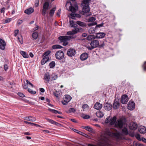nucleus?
<instances>
[{
  "instance_id": "0e129e2a",
  "label": "nucleus",
  "mask_w": 146,
  "mask_h": 146,
  "mask_svg": "<svg viewBox=\"0 0 146 146\" xmlns=\"http://www.w3.org/2000/svg\"><path fill=\"white\" fill-rule=\"evenodd\" d=\"M23 88L25 89H27L28 88V86L27 85V84H26L25 83L23 85Z\"/></svg>"
},
{
  "instance_id": "ddd939ff",
  "label": "nucleus",
  "mask_w": 146,
  "mask_h": 146,
  "mask_svg": "<svg viewBox=\"0 0 146 146\" xmlns=\"http://www.w3.org/2000/svg\"><path fill=\"white\" fill-rule=\"evenodd\" d=\"M23 119L25 120L31 121H35L36 120V119L35 117L32 116L25 117Z\"/></svg>"
},
{
  "instance_id": "473e14b6",
  "label": "nucleus",
  "mask_w": 146,
  "mask_h": 146,
  "mask_svg": "<svg viewBox=\"0 0 146 146\" xmlns=\"http://www.w3.org/2000/svg\"><path fill=\"white\" fill-rule=\"evenodd\" d=\"M56 9V7H54L50 11L49 14L50 15V16L51 17L53 16L54 12L55 11V10Z\"/></svg>"
},
{
  "instance_id": "58836bf2",
  "label": "nucleus",
  "mask_w": 146,
  "mask_h": 146,
  "mask_svg": "<svg viewBox=\"0 0 146 146\" xmlns=\"http://www.w3.org/2000/svg\"><path fill=\"white\" fill-rule=\"evenodd\" d=\"M50 51L48 50L43 53V56L44 57L48 56L50 53Z\"/></svg>"
},
{
  "instance_id": "1a4fd4ad",
  "label": "nucleus",
  "mask_w": 146,
  "mask_h": 146,
  "mask_svg": "<svg viewBox=\"0 0 146 146\" xmlns=\"http://www.w3.org/2000/svg\"><path fill=\"white\" fill-rule=\"evenodd\" d=\"M70 4V6L69 7L70 11L72 13H75L78 9L77 5L75 4L74 5H72L71 3Z\"/></svg>"
},
{
  "instance_id": "7c9ffc66",
  "label": "nucleus",
  "mask_w": 146,
  "mask_h": 146,
  "mask_svg": "<svg viewBox=\"0 0 146 146\" xmlns=\"http://www.w3.org/2000/svg\"><path fill=\"white\" fill-rule=\"evenodd\" d=\"M38 36V33L36 32H34L32 35V37L34 40H36Z\"/></svg>"
},
{
  "instance_id": "412c9836",
  "label": "nucleus",
  "mask_w": 146,
  "mask_h": 146,
  "mask_svg": "<svg viewBox=\"0 0 146 146\" xmlns=\"http://www.w3.org/2000/svg\"><path fill=\"white\" fill-rule=\"evenodd\" d=\"M49 57L48 56H44L43 58L41 60V64L42 65L44 64L49 60Z\"/></svg>"
},
{
  "instance_id": "c756f323",
  "label": "nucleus",
  "mask_w": 146,
  "mask_h": 146,
  "mask_svg": "<svg viewBox=\"0 0 146 146\" xmlns=\"http://www.w3.org/2000/svg\"><path fill=\"white\" fill-rule=\"evenodd\" d=\"M82 128L83 129L87 130L90 132H92L93 131V129L92 128L88 126H82Z\"/></svg>"
},
{
  "instance_id": "9b49d317",
  "label": "nucleus",
  "mask_w": 146,
  "mask_h": 146,
  "mask_svg": "<svg viewBox=\"0 0 146 146\" xmlns=\"http://www.w3.org/2000/svg\"><path fill=\"white\" fill-rule=\"evenodd\" d=\"M6 44L5 41L2 39H0V48L2 50H4L5 49V46Z\"/></svg>"
},
{
  "instance_id": "c9c22d12",
  "label": "nucleus",
  "mask_w": 146,
  "mask_h": 146,
  "mask_svg": "<svg viewBox=\"0 0 146 146\" xmlns=\"http://www.w3.org/2000/svg\"><path fill=\"white\" fill-rule=\"evenodd\" d=\"M62 48V47L60 45L56 44L53 45L52 48L54 49L60 48V49Z\"/></svg>"
},
{
  "instance_id": "13d9d810",
  "label": "nucleus",
  "mask_w": 146,
  "mask_h": 146,
  "mask_svg": "<svg viewBox=\"0 0 146 146\" xmlns=\"http://www.w3.org/2000/svg\"><path fill=\"white\" fill-rule=\"evenodd\" d=\"M61 9H59L56 13V15L58 16H60L61 13Z\"/></svg>"
},
{
  "instance_id": "5fc2aeb1",
  "label": "nucleus",
  "mask_w": 146,
  "mask_h": 146,
  "mask_svg": "<svg viewBox=\"0 0 146 146\" xmlns=\"http://www.w3.org/2000/svg\"><path fill=\"white\" fill-rule=\"evenodd\" d=\"M96 24H97L96 23V22H93V23H92L88 24V25L89 26H92L96 25Z\"/></svg>"
},
{
  "instance_id": "cd10ccee",
  "label": "nucleus",
  "mask_w": 146,
  "mask_h": 146,
  "mask_svg": "<svg viewBox=\"0 0 146 146\" xmlns=\"http://www.w3.org/2000/svg\"><path fill=\"white\" fill-rule=\"evenodd\" d=\"M96 114L97 117L100 118L102 117L104 115V113L101 111L96 113Z\"/></svg>"
},
{
  "instance_id": "b1692460",
  "label": "nucleus",
  "mask_w": 146,
  "mask_h": 146,
  "mask_svg": "<svg viewBox=\"0 0 146 146\" xmlns=\"http://www.w3.org/2000/svg\"><path fill=\"white\" fill-rule=\"evenodd\" d=\"M119 107V104L117 101H114L113 104V107L114 109H117Z\"/></svg>"
},
{
  "instance_id": "4d7b16f0",
  "label": "nucleus",
  "mask_w": 146,
  "mask_h": 146,
  "mask_svg": "<svg viewBox=\"0 0 146 146\" xmlns=\"http://www.w3.org/2000/svg\"><path fill=\"white\" fill-rule=\"evenodd\" d=\"M18 94L19 96L23 98L25 97L24 94L21 92H19Z\"/></svg>"
},
{
  "instance_id": "423d86ee",
  "label": "nucleus",
  "mask_w": 146,
  "mask_h": 146,
  "mask_svg": "<svg viewBox=\"0 0 146 146\" xmlns=\"http://www.w3.org/2000/svg\"><path fill=\"white\" fill-rule=\"evenodd\" d=\"M72 99L70 96L68 95H66L64 96V100L62 102L63 104L66 105Z\"/></svg>"
},
{
  "instance_id": "c85d7f7f",
  "label": "nucleus",
  "mask_w": 146,
  "mask_h": 146,
  "mask_svg": "<svg viewBox=\"0 0 146 146\" xmlns=\"http://www.w3.org/2000/svg\"><path fill=\"white\" fill-rule=\"evenodd\" d=\"M70 23L72 27L75 28L78 27V25L77 24L74 23V21L73 20H70Z\"/></svg>"
},
{
  "instance_id": "aec40b11",
  "label": "nucleus",
  "mask_w": 146,
  "mask_h": 146,
  "mask_svg": "<svg viewBox=\"0 0 146 146\" xmlns=\"http://www.w3.org/2000/svg\"><path fill=\"white\" fill-rule=\"evenodd\" d=\"M77 25H78L80 26L83 27H86L87 26L86 24L80 21H78L76 22Z\"/></svg>"
},
{
  "instance_id": "f8f14e48",
  "label": "nucleus",
  "mask_w": 146,
  "mask_h": 146,
  "mask_svg": "<svg viewBox=\"0 0 146 146\" xmlns=\"http://www.w3.org/2000/svg\"><path fill=\"white\" fill-rule=\"evenodd\" d=\"M50 79V76L48 72L46 73L44 75V80L45 83H48L49 82Z\"/></svg>"
},
{
  "instance_id": "603ef678",
  "label": "nucleus",
  "mask_w": 146,
  "mask_h": 146,
  "mask_svg": "<svg viewBox=\"0 0 146 146\" xmlns=\"http://www.w3.org/2000/svg\"><path fill=\"white\" fill-rule=\"evenodd\" d=\"M72 33L73 35L76 34L78 33L77 30V28L76 29H74L72 31Z\"/></svg>"
},
{
  "instance_id": "69168bd1",
  "label": "nucleus",
  "mask_w": 146,
  "mask_h": 146,
  "mask_svg": "<svg viewBox=\"0 0 146 146\" xmlns=\"http://www.w3.org/2000/svg\"><path fill=\"white\" fill-rule=\"evenodd\" d=\"M90 116L88 115H85L84 117V119H88L90 118Z\"/></svg>"
},
{
  "instance_id": "72a5a7b5",
  "label": "nucleus",
  "mask_w": 146,
  "mask_h": 146,
  "mask_svg": "<svg viewBox=\"0 0 146 146\" xmlns=\"http://www.w3.org/2000/svg\"><path fill=\"white\" fill-rule=\"evenodd\" d=\"M122 133L124 135H126L128 134L127 129L125 127H124L122 129Z\"/></svg>"
},
{
  "instance_id": "864d4df0",
  "label": "nucleus",
  "mask_w": 146,
  "mask_h": 146,
  "mask_svg": "<svg viewBox=\"0 0 146 146\" xmlns=\"http://www.w3.org/2000/svg\"><path fill=\"white\" fill-rule=\"evenodd\" d=\"M70 15L72 17L71 18L73 19H75V17H76V14L71 13L70 14Z\"/></svg>"
},
{
  "instance_id": "9d476101",
  "label": "nucleus",
  "mask_w": 146,
  "mask_h": 146,
  "mask_svg": "<svg viewBox=\"0 0 146 146\" xmlns=\"http://www.w3.org/2000/svg\"><path fill=\"white\" fill-rule=\"evenodd\" d=\"M127 105V108L130 110H133L135 108V104L133 101H129Z\"/></svg>"
},
{
  "instance_id": "6e6d98bb",
  "label": "nucleus",
  "mask_w": 146,
  "mask_h": 146,
  "mask_svg": "<svg viewBox=\"0 0 146 146\" xmlns=\"http://www.w3.org/2000/svg\"><path fill=\"white\" fill-rule=\"evenodd\" d=\"M26 82L27 83V84H29V85L31 86L32 87H34L33 85L30 82H29L28 80H26Z\"/></svg>"
},
{
  "instance_id": "7ed1b4c3",
  "label": "nucleus",
  "mask_w": 146,
  "mask_h": 146,
  "mask_svg": "<svg viewBox=\"0 0 146 146\" xmlns=\"http://www.w3.org/2000/svg\"><path fill=\"white\" fill-rule=\"evenodd\" d=\"M91 46H88L87 48L89 50H92V49L98 47L99 44V42L97 40H93L91 41L90 44Z\"/></svg>"
},
{
  "instance_id": "a211bd4d",
  "label": "nucleus",
  "mask_w": 146,
  "mask_h": 146,
  "mask_svg": "<svg viewBox=\"0 0 146 146\" xmlns=\"http://www.w3.org/2000/svg\"><path fill=\"white\" fill-rule=\"evenodd\" d=\"M102 105L100 104V103H96L94 106V108L97 110H100L102 108Z\"/></svg>"
},
{
  "instance_id": "e2e57ef3",
  "label": "nucleus",
  "mask_w": 146,
  "mask_h": 146,
  "mask_svg": "<svg viewBox=\"0 0 146 146\" xmlns=\"http://www.w3.org/2000/svg\"><path fill=\"white\" fill-rule=\"evenodd\" d=\"M19 30H16L15 31L14 36H16L19 33Z\"/></svg>"
},
{
  "instance_id": "5701e85b",
  "label": "nucleus",
  "mask_w": 146,
  "mask_h": 146,
  "mask_svg": "<svg viewBox=\"0 0 146 146\" xmlns=\"http://www.w3.org/2000/svg\"><path fill=\"white\" fill-rule=\"evenodd\" d=\"M139 132L141 134H144L146 132V128L144 126L141 127L139 129Z\"/></svg>"
},
{
  "instance_id": "0eeeda50",
  "label": "nucleus",
  "mask_w": 146,
  "mask_h": 146,
  "mask_svg": "<svg viewBox=\"0 0 146 146\" xmlns=\"http://www.w3.org/2000/svg\"><path fill=\"white\" fill-rule=\"evenodd\" d=\"M76 53V51L75 49L70 48L68 49L67 51V54L70 57H72L75 55Z\"/></svg>"
},
{
  "instance_id": "f3484780",
  "label": "nucleus",
  "mask_w": 146,
  "mask_h": 146,
  "mask_svg": "<svg viewBox=\"0 0 146 146\" xmlns=\"http://www.w3.org/2000/svg\"><path fill=\"white\" fill-rule=\"evenodd\" d=\"M106 34L104 33H99L96 34V37L101 38H103L105 36Z\"/></svg>"
},
{
  "instance_id": "4468645a",
  "label": "nucleus",
  "mask_w": 146,
  "mask_h": 146,
  "mask_svg": "<svg viewBox=\"0 0 146 146\" xmlns=\"http://www.w3.org/2000/svg\"><path fill=\"white\" fill-rule=\"evenodd\" d=\"M137 127V125L135 123H130L129 125V128L130 129L132 130H136Z\"/></svg>"
},
{
  "instance_id": "bb28decb",
  "label": "nucleus",
  "mask_w": 146,
  "mask_h": 146,
  "mask_svg": "<svg viewBox=\"0 0 146 146\" xmlns=\"http://www.w3.org/2000/svg\"><path fill=\"white\" fill-rule=\"evenodd\" d=\"M45 119H46L48 122L52 124H55L56 125H57L58 124V123L55 121L51 119L46 118Z\"/></svg>"
},
{
  "instance_id": "ea45409f",
  "label": "nucleus",
  "mask_w": 146,
  "mask_h": 146,
  "mask_svg": "<svg viewBox=\"0 0 146 146\" xmlns=\"http://www.w3.org/2000/svg\"><path fill=\"white\" fill-rule=\"evenodd\" d=\"M96 20V19L94 17H91L88 19V22H94Z\"/></svg>"
},
{
  "instance_id": "37998d69",
  "label": "nucleus",
  "mask_w": 146,
  "mask_h": 146,
  "mask_svg": "<svg viewBox=\"0 0 146 146\" xmlns=\"http://www.w3.org/2000/svg\"><path fill=\"white\" fill-rule=\"evenodd\" d=\"M48 10L42 9V14L43 16H45Z\"/></svg>"
},
{
  "instance_id": "dca6fc26",
  "label": "nucleus",
  "mask_w": 146,
  "mask_h": 146,
  "mask_svg": "<svg viewBox=\"0 0 146 146\" xmlns=\"http://www.w3.org/2000/svg\"><path fill=\"white\" fill-rule=\"evenodd\" d=\"M88 57V54L86 53L82 54L80 56V59L82 61L86 60Z\"/></svg>"
},
{
  "instance_id": "20e7f679",
  "label": "nucleus",
  "mask_w": 146,
  "mask_h": 146,
  "mask_svg": "<svg viewBox=\"0 0 146 146\" xmlns=\"http://www.w3.org/2000/svg\"><path fill=\"white\" fill-rule=\"evenodd\" d=\"M125 120L122 119H118L116 121L115 126V127L122 128L125 124Z\"/></svg>"
},
{
  "instance_id": "774afa93",
  "label": "nucleus",
  "mask_w": 146,
  "mask_h": 146,
  "mask_svg": "<svg viewBox=\"0 0 146 146\" xmlns=\"http://www.w3.org/2000/svg\"><path fill=\"white\" fill-rule=\"evenodd\" d=\"M146 64V61L145 62L143 65V67L145 70H146V66H145V64Z\"/></svg>"
},
{
  "instance_id": "8fccbe9b",
  "label": "nucleus",
  "mask_w": 146,
  "mask_h": 146,
  "mask_svg": "<svg viewBox=\"0 0 146 146\" xmlns=\"http://www.w3.org/2000/svg\"><path fill=\"white\" fill-rule=\"evenodd\" d=\"M104 24L103 23H102L97 25L96 27V28L98 29V28H100L101 27H102L103 26Z\"/></svg>"
},
{
  "instance_id": "680f3d73",
  "label": "nucleus",
  "mask_w": 146,
  "mask_h": 146,
  "mask_svg": "<svg viewBox=\"0 0 146 146\" xmlns=\"http://www.w3.org/2000/svg\"><path fill=\"white\" fill-rule=\"evenodd\" d=\"M58 78L57 75H54V76L52 78V80H55Z\"/></svg>"
},
{
  "instance_id": "2f4dec72",
  "label": "nucleus",
  "mask_w": 146,
  "mask_h": 146,
  "mask_svg": "<svg viewBox=\"0 0 146 146\" xmlns=\"http://www.w3.org/2000/svg\"><path fill=\"white\" fill-rule=\"evenodd\" d=\"M21 54L23 56V57L25 58H28L29 57V56L28 54H27L25 52L21 51L20 52Z\"/></svg>"
},
{
  "instance_id": "a18cd8bd",
  "label": "nucleus",
  "mask_w": 146,
  "mask_h": 146,
  "mask_svg": "<svg viewBox=\"0 0 146 146\" xmlns=\"http://www.w3.org/2000/svg\"><path fill=\"white\" fill-rule=\"evenodd\" d=\"M78 33H82L84 31V30L81 27L77 28Z\"/></svg>"
},
{
  "instance_id": "4be33fe9",
  "label": "nucleus",
  "mask_w": 146,
  "mask_h": 146,
  "mask_svg": "<svg viewBox=\"0 0 146 146\" xmlns=\"http://www.w3.org/2000/svg\"><path fill=\"white\" fill-rule=\"evenodd\" d=\"M116 116H114L110 120V124L111 125H113L115 124L116 121Z\"/></svg>"
},
{
  "instance_id": "3c124183",
  "label": "nucleus",
  "mask_w": 146,
  "mask_h": 146,
  "mask_svg": "<svg viewBox=\"0 0 146 146\" xmlns=\"http://www.w3.org/2000/svg\"><path fill=\"white\" fill-rule=\"evenodd\" d=\"M39 0H36L35 2V7H37L39 5Z\"/></svg>"
},
{
  "instance_id": "a19ab883",
  "label": "nucleus",
  "mask_w": 146,
  "mask_h": 146,
  "mask_svg": "<svg viewBox=\"0 0 146 146\" xmlns=\"http://www.w3.org/2000/svg\"><path fill=\"white\" fill-rule=\"evenodd\" d=\"M48 110L51 111L52 113H55V114H56L57 113H58V111H57L56 110H55L52 109H51L50 108H48Z\"/></svg>"
},
{
  "instance_id": "79ce46f5",
  "label": "nucleus",
  "mask_w": 146,
  "mask_h": 146,
  "mask_svg": "<svg viewBox=\"0 0 146 146\" xmlns=\"http://www.w3.org/2000/svg\"><path fill=\"white\" fill-rule=\"evenodd\" d=\"M111 119V117L110 116L108 117H107L105 121V122L106 123H108L110 121Z\"/></svg>"
},
{
  "instance_id": "a878e982",
  "label": "nucleus",
  "mask_w": 146,
  "mask_h": 146,
  "mask_svg": "<svg viewBox=\"0 0 146 146\" xmlns=\"http://www.w3.org/2000/svg\"><path fill=\"white\" fill-rule=\"evenodd\" d=\"M49 6V2L48 1H46L44 3L43 6V9H48Z\"/></svg>"
},
{
  "instance_id": "6ab92c4d",
  "label": "nucleus",
  "mask_w": 146,
  "mask_h": 146,
  "mask_svg": "<svg viewBox=\"0 0 146 146\" xmlns=\"http://www.w3.org/2000/svg\"><path fill=\"white\" fill-rule=\"evenodd\" d=\"M34 11V9L32 8H30L28 9L25 10L24 11V13L28 15H29L31 14Z\"/></svg>"
},
{
  "instance_id": "338daca9",
  "label": "nucleus",
  "mask_w": 146,
  "mask_h": 146,
  "mask_svg": "<svg viewBox=\"0 0 146 146\" xmlns=\"http://www.w3.org/2000/svg\"><path fill=\"white\" fill-rule=\"evenodd\" d=\"M23 22V21L22 20H19L17 21V23L18 25H20L21 24H22Z\"/></svg>"
},
{
  "instance_id": "f704fd0d",
  "label": "nucleus",
  "mask_w": 146,
  "mask_h": 146,
  "mask_svg": "<svg viewBox=\"0 0 146 146\" xmlns=\"http://www.w3.org/2000/svg\"><path fill=\"white\" fill-rule=\"evenodd\" d=\"M82 108L84 110H89V107L87 104H84L82 106Z\"/></svg>"
},
{
  "instance_id": "f03ea898",
  "label": "nucleus",
  "mask_w": 146,
  "mask_h": 146,
  "mask_svg": "<svg viewBox=\"0 0 146 146\" xmlns=\"http://www.w3.org/2000/svg\"><path fill=\"white\" fill-rule=\"evenodd\" d=\"M71 36H59L58 39L60 40V42H63L62 45L63 46H66L68 44V41L71 38H73Z\"/></svg>"
},
{
  "instance_id": "f257e3e1",
  "label": "nucleus",
  "mask_w": 146,
  "mask_h": 146,
  "mask_svg": "<svg viewBox=\"0 0 146 146\" xmlns=\"http://www.w3.org/2000/svg\"><path fill=\"white\" fill-rule=\"evenodd\" d=\"M90 0H83L81 4L82 7V12L85 13H88L87 16H89L91 15V13H89L90 9L89 7Z\"/></svg>"
},
{
  "instance_id": "052dcab7",
  "label": "nucleus",
  "mask_w": 146,
  "mask_h": 146,
  "mask_svg": "<svg viewBox=\"0 0 146 146\" xmlns=\"http://www.w3.org/2000/svg\"><path fill=\"white\" fill-rule=\"evenodd\" d=\"M89 32L90 33V34H93L94 33L95 31L94 30V29H90L89 30Z\"/></svg>"
},
{
  "instance_id": "393cba45",
  "label": "nucleus",
  "mask_w": 146,
  "mask_h": 146,
  "mask_svg": "<svg viewBox=\"0 0 146 146\" xmlns=\"http://www.w3.org/2000/svg\"><path fill=\"white\" fill-rule=\"evenodd\" d=\"M95 38V36L93 35H89L87 37V39L88 40H93Z\"/></svg>"
},
{
  "instance_id": "4c0bfd02",
  "label": "nucleus",
  "mask_w": 146,
  "mask_h": 146,
  "mask_svg": "<svg viewBox=\"0 0 146 146\" xmlns=\"http://www.w3.org/2000/svg\"><path fill=\"white\" fill-rule=\"evenodd\" d=\"M54 95L57 98L59 97L60 94V92L59 91H56L55 92H54Z\"/></svg>"
},
{
  "instance_id": "09e8293b",
  "label": "nucleus",
  "mask_w": 146,
  "mask_h": 146,
  "mask_svg": "<svg viewBox=\"0 0 146 146\" xmlns=\"http://www.w3.org/2000/svg\"><path fill=\"white\" fill-rule=\"evenodd\" d=\"M135 137L136 138L138 139V140L139 141H141V139L140 138V135L139 134H136L135 135Z\"/></svg>"
},
{
  "instance_id": "e433bc0d",
  "label": "nucleus",
  "mask_w": 146,
  "mask_h": 146,
  "mask_svg": "<svg viewBox=\"0 0 146 146\" xmlns=\"http://www.w3.org/2000/svg\"><path fill=\"white\" fill-rule=\"evenodd\" d=\"M50 68H53L55 65V62L53 61L51 62L49 64Z\"/></svg>"
},
{
  "instance_id": "2eb2a0df",
  "label": "nucleus",
  "mask_w": 146,
  "mask_h": 146,
  "mask_svg": "<svg viewBox=\"0 0 146 146\" xmlns=\"http://www.w3.org/2000/svg\"><path fill=\"white\" fill-rule=\"evenodd\" d=\"M112 107L111 104L109 103H107L104 104V108L106 110H110L111 109Z\"/></svg>"
},
{
  "instance_id": "de8ad7c7",
  "label": "nucleus",
  "mask_w": 146,
  "mask_h": 146,
  "mask_svg": "<svg viewBox=\"0 0 146 146\" xmlns=\"http://www.w3.org/2000/svg\"><path fill=\"white\" fill-rule=\"evenodd\" d=\"M79 134L81 135H83L84 136H85L86 137H89V136H88L87 135L82 132L81 131H80L79 132Z\"/></svg>"
},
{
  "instance_id": "c03bdc74",
  "label": "nucleus",
  "mask_w": 146,
  "mask_h": 146,
  "mask_svg": "<svg viewBox=\"0 0 146 146\" xmlns=\"http://www.w3.org/2000/svg\"><path fill=\"white\" fill-rule=\"evenodd\" d=\"M28 92L32 94H35L36 93V92L35 91H33L31 89L29 88L28 89Z\"/></svg>"
},
{
  "instance_id": "bf43d9fd",
  "label": "nucleus",
  "mask_w": 146,
  "mask_h": 146,
  "mask_svg": "<svg viewBox=\"0 0 146 146\" xmlns=\"http://www.w3.org/2000/svg\"><path fill=\"white\" fill-rule=\"evenodd\" d=\"M11 21V19L8 18L6 19L4 23H6L10 22Z\"/></svg>"
},
{
  "instance_id": "6e6552de",
  "label": "nucleus",
  "mask_w": 146,
  "mask_h": 146,
  "mask_svg": "<svg viewBox=\"0 0 146 146\" xmlns=\"http://www.w3.org/2000/svg\"><path fill=\"white\" fill-rule=\"evenodd\" d=\"M128 100V98L126 94H124L122 95L121 97V102L123 104H125Z\"/></svg>"
},
{
  "instance_id": "39448f33",
  "label": "nucleus",
  "mask_w": 146,
  "mask_h": 146,
  "mask_svg": "<svg viewBox=\"0 0 146 146\" xmlns=\"http://www.w3.org/2000/svg\"><path fill=\"white\" fill-rule=\"evenodd\" d=\"M55 55L56 59L60 60L64 58V54L62 51L59 50L56 52Z\"/></svg>"
},
{
  "instance_id": "49530a36",
  "label": "nucleus",
  "mask_w": 146,
  "mask_h": 146,
  "mask_svg": "<svg viewBox=\"0 0 146 146\" xmlns=\"http://www.w3.org/2000/svg\"><path fill=\"white\" fill-rule=\"evenodd\" d=\"M68 111L69 113H74L76 112V110L74 108H71L69 109Z\"/></svg>"
}]
</instances>
